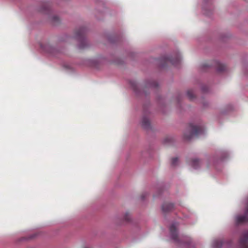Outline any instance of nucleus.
Returning a JSON list of instances; mask_svg holds the SVG:
<instances>
[{"instance_id":"1","label":"nucleus","mask_w":248,"mask_h":248,"mask_svg":"<svg viewBox=\"0 0 248 248\" xmlns=\"http://www.w3.org/2000/svg\"><path fill=\"white\" fill-rule=\"evenodd\" d=\"M222 160V158H218L217 157L213 156L202 163L198 158H194L191 159L189 165L193 169H197L201 167L202 163H203V166L206 168H210L211 166H213L215 169H217L218 165L221 163Z\"/></svg>"},{"instance_id":"2","label":"nucleus","mask_w":248,"mask_h":248,"mask_svg":"<svg viewBox=\"0 0 248 248\" xmlns=\"http://www.w3.org/2000/svg\"><path fill=\"white\" fill-rule=\"evenodd\" d=\"M177 223H173L170 227V234L172 239L175 243L180 246H183L186 244H189L190 242V239L189 237L186 236L178 237L177 230Z\"/></svg>"},{"instance_id":"3","label":"nucleus","mask_w":248,"mask_h":248,"mask_svg":"<svg viewBox=\"0 0 248 248\" xmlns=\"http://www.w3.org/2000/svg\"><path fill=\"white\" fill-rule=\"evenodd\" d=\"M203 131L202 126L190 124L185 131L184 136L186 140H190L193 136L201 134Z\"/></svg>"},{"instance_id":"4","label":"nucleus","mask_w":248,"mask_h":248,"mask_svg":"<svg viewBox=\"0 0 248 248\" xmlns=\"http://www.w3.org/2000/svg\"><path fill=\"white\" fill-rule=\"evenodd\" d=\"M174 204L170 202H164L161 207L162 211L166 213L172 211L174 209Z\"/></svg>"},{"instance_id":"5","label":"nucleus","mask_w":248,"mask_h":248,"mask_svg":"<svg viewBox=\"0 0 248 248\" xmlns=\"http://www.w3.org/2000/svg\"><path fill=\"white\" fill-rule=\"evenodd\" d=\"M85 32V29H81L79 31H77L76 33V38L78 39H79L82 42H85V40L84 37V33Z\"/></svg>"},{"instance_id":"6","label":"nucleus","mask_w":248,"mask_h":248,"mask_svg":"<svg viewBox=\"0 0 248 248\" xmlns=\"http://www.w3.org/2000/svg\"><path fill=\"white\" fill-rule=\"evenodd\" d=\"M248 241V232H245L240 239V244L244 248H248L247 242Z\"/></svg>"},{"instance_id":"7","label":"nucleus","mask_w":248,"mask_h":248,"mask_svg":"<svg viewBox=\"0 0 248 248\" xmlns=\"http://www.w3.org/2000/svg\"><path fill=\"white\" fill-rule=\"evenodd\" d=\"M181 56L178 54L176 56L175 59L167 58V61L170 62L172 64L176 65L181 61Z\"/></svg>"},{"instance_id":"8","label":"nucleus","mask_w":248,"mask_h":248,"mask_svg":"<svg viewBox=\"0 0 248 248\" xmlns=\"http://www.w3.org/2000/svg\"><path fill=\"white\" fill-rule=\"evenodd\" d=\"M222 245V242L219 239H215L212 243V248H220Z\"/></svg>"},{"instance_id":"9","label":"nucleus","mask_w":248,"mask_h":248,"mask_svg":"<svg viewBox=\"0 0 248 248\" xmlns=\"http://www.w3.org/2000/svg\"><path fill=\"white\" fill-rule=\"evenodd\" d=\"M215 67L217 71L218 72H221L226 69V66L218 62H216Z\"/></svg>"},{"instance_id":"10","label":"nucleus","mask_w":248,"mask_h":248,"mask_svg":"<svg viewBox=\"0 0 248 248\" xmlns=\"http://www.w3.org/2000/svg\"><path fill=\"white\" fill-rule=\"evenodd\" d=\"M141 125L144 128H148L150 127L149 119L146 117H143L141 120Z\"/></svg>"},{"instance_id":"11","label":"nucleus","mask_w":248,"mask_h":248,"mask_svg":"<svg viewBox=\"0 0 248 248\" xmlns=\"http://www.w3.org/2000/svg\"><path fill=\"white\" fill-rule=\"evenodd\" d=\"M43 50L47 53H51L54 49L49 45H46L45 46H41Z\"/></svg>"},{"instance_id":"12","label":"nucleus","mask_w":248,"mask_h":248,"mask_svg":"<svg viewBox=\"0 0 248 248\" xmlns=\"http://www.w3.org/2000/svg\"><path fill=\"white\" fill-rule=\"evenodd\" d=\"M186 95L190 99L193 98L194 96V93L192 90L187 91L186 92Z\"/></svg>"},{"instance_id":"13","label":"nucleus","mask_w":248,"mask_h":248,"mask_svg":"<svg viewBox=\"0 0 248 248\" xmlns=\"http://www.w3.org/2000/svg\"><path fill=\"white\" fill-rule=\"evenodd\" d=\"M178 162V158H177V157L173 158L172 159L171 164L172 165L175 166V165H177Z\"/></svg>"},{"instance_id":"14","label":"nucleus","mask_w":248,"mask_h":248,"mask_svg":"<svg viewBox=\"0 0 248 248\" xmlns=\"http://www.w3.org/2000/svg\"><path fill=\"white\" fill-rule=\"evenodd\" d=\"M124 218L125 220L128 221L130 218V214L128 213H126L124 215Z\"/></svg>"},{"instance_id":"15","label":"nucleus","mask_w":248,"mask_h":248,"mask_svg":"<svg viewBox=\"0 0 248 248\" xmlns=\"http://www.w3.org/2000/svg\"><path fill=\"white\" fill-rule=\"evenodd\" d=\"M209 65L207 64L206 63H204L202 65V68L203 70L204 68L206 67H208Z\"/></svg>"},{"instance_id":"16","label":"nucleus","mask_w":248,"mask_h":248,"mask_svg":"<svg viewBox=\"0 0 248 248\" xmlns=\"http://www.w3.org/2000/svg\"><path fill=\"white\" fill-rule=\"evenodd\" d=\"M78 47H79V48H84V46H82V45H79Z\"/></svg>"},{"instance_id":"17","label":"nucleus","mask_w":248,"mask_h":248,"mask_svg":"<svg viewBox=\"0 0 248 248\" xmlns=\"http://www.w3.org/2000/svg\"><path fill=\"white\" fill-rule=\"evenodd\" d=\"M57 18H57V17H56V16H54V17H53V19L54 20H57Z\"/></svg>"},{"instance_id":"18","label":"nucleus","mask_w":248,"mask_h":248,"mask_svg":"<svg viewBox=\"0 0 248 248\" xmlns=\"http://www.w3.org/2000/svg\"><path fill=\"white\" fill-rule=\"evenodd\" d=\"M46 9H47V10H48V9H49V7H48V6H46Z\"/></svg>"}]
</instances>
